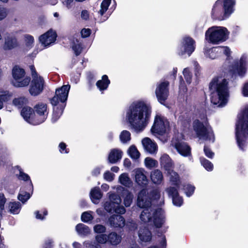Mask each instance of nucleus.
<instances>
[{
	"label": "nucleus",
	"instance_id": "69168bd1",
	"mask_svg": "<svg viewBox=\"0 0 248 248\" xmlns=\"http://www.w3.org/2000/svg\"><path fill=\"white\" fill-rule=\"evenodd\" d=\"M26 45L28 47L32 46L33 43H34V38L32 36L27 34L25 36Z\"/></svg>",
	"mask_w": 248,
	"mask_h": 248
},
{
	"label": "nucleus",
	"instance_id": "774afa93",
	"mask_svg": "<svg viewBox=\"0 0 248 248\" xmlns=\"http://www.w3.org/2000/svg\"><path fill=\"white\" fill-rule=\"evenodd\" d=\"M81 35L83 38L88 37L90 36L92 33V30L89 28H83L81 31Z\"/></svg>",
	"mask_w": 248,
	"mask_h": 248
},
{
	"label": "nucleus",
	"instance_id": "6e6552de",
	"mask_svg": "<svg viewBox=\"0 0 248 248\" xmlns=\"http://www.w3.org/2000/svg\"><path fill=\"white\" fill-rule=\"evenodd\" d=\"M195 40L192 37L189 36L184 37L178 54L179 56H183L187 53L189 56H190L195 49Z\"/></svg>",
	"mask_w": 248,
	"mask_h": 248
},
{
	"label": "nucleus",
	"instance_id": "09e8293b",
	"mask_svg": "<svg viewBox=\"0 0 248 248\" xmlns=\"http://www.w3.org/2000/svg\"><path fill=\"white\" fill-rule=\"evenodd\" d=\"M224 48V54L226 55L227 57H229L231 55V50L228 46H218L216 47H214L211 48V52H218L219 49Z\"/></svg>",
	"mask_w": 248,
	"mask_h": 248
},
{
	"label": "nucleus",
	"instance_id": "7ed1b4c3",
	"mask_svg": "<svg viewBox=\"0 0 248 248\" xmlns=\"http://www.w3.org/2000/svg\"><path fill=\"white\" fill-rule=\"evenodd\" d=\"M229 82L225 78L221 77H214L210 82L209 88L210 91L216 92L218 96L219 106H225L228 102L229 95Z\"/></svg>",
	"mask_w": 248,
	"mask_h": 248
},
{
	"label": "nucleus",
	"instance_id": "393cba45",
	"mask_svg": "<svg viewBox=\"0 0 248 248\" xmlns=\"http://www.w3.org/2000/svg\"><path fill=\"white\" fill-rule=\"evenodd\" d=\"M123 152L117 149L111 150L108 156V161L110 164H115L119 161L122 157Z\"/></svg>",
	"mask_w": 248,
	"mask_h": 248
},
{
	"label": "nucleus",
	"instance_id": "20e7f679",
	"mask_svg": "<svg viewBox=\"0 0 248 248\" xmlns=\"http://www.w3.org/2000/svg\"><path fill=\"white\" fill-rule=\"evenodd\" d=\"M236 140L239 148L245 150V139L248 137V107L242 112L236 125Z\"/></svg>",
	"mask_w": 248,
	"mask_h": 248
},
{
	"label": "nucleus",
	"instance_id": "a19ab883",
	"mask_svg": "<svg viewBox=\"0 0 248 248\" xmlns=\"http://www.w3.org/2000/svg\"><path fill=\"white\" fill-rule=\"evenodd\" d=\"M131 139V133L127 130H123L120 135V140L123 143L129 142Z\"/></svg>",
	"mask_w": 248,
	"mask_h": 248
},
{
	"label": "nucleus",
	"instance_id": "49530a36",
	"mask_svg": "<svg viewBox=\"0 0 248 248\" xmlns=\"http://www.w3.org/2000/svg\"><path fill=\"white\" fill-rule=\"evenodd\" d=\"M117 203L111 202H106L104 203V209L108 213H113Z\"/></svg>",
	"mask_w": 248,
	"mask_h": 248
},
{
	"label": "nucleus",
	"instance_id": "4c0bfd02",
	"mask_svg": "<svg viewBox=\"0 0 248 248\" xmlns=\"http://www.w3.org/2000/svg\"><path fill=\"white\" fill-rule=\"evenodd\" d=\"M77 232L81 235H87L91 232L89 227L82 223H78L76 226Z\"/></svg>",
	"mask_w": 248,
	"mask_h": 248
},
{
	"label": "nucleus",
	"instance_id": "1a4fd4ad",
	"mask_svg": "<svg viewBox=\"0 0 248 248\" xmlns=\"http://www.w3.org/2000/svg\"><path fill=\"white\" fill-rule=\"evenodd\" d=\"M169 82L166 80L160 83L155 89V93L157 100L162 105H165L169 95Z\"/></svg>",
	"mask_w": 248,
	"mask_h": 248
},
{
	"label": "nucleus",
	"instance_id": "9b49d317",
	"mask_svg": "<svg viewBox=\"0 0 248 248\" xmlns=\"http://www.w3.org/2000/svg\"><path fill=\"white\" fill-rule=\"evenodd\" d=\"M151 132L154 135H164L166 132V127L162 118L158 115L155 117Z\"/></svg>",
	"mask_w": 248,
	"mask_h": 248
},
{
	"label": "nucleus",
	"instance_id": "f03ea898",
	"mask_svg": "<svg viewBox=\"0 0 248 248\" xmlns=\"http://www.w3.org/2000/svg\"><path fill=\"white\" fill-rule=\"evenodd\" d=\"M70 89L69 84L64 85L57 89L55 95L50 100L53 106L52 119L54 122L57 121L62 114L65 105H58V103L59 101L64 103L67 101Z\"/></svg>",
	"mask_w": 248,
	"mask_h": 248
},
{
	"label": "nucleus",
	"instance_id": "864d4df0",
	"mask_svg": "<svg viewBox=\"0 0 248 248\" xmlns=\"http://www.w3.org/2000/svg\"><path fill=\"white\" fill-rule=\"evenodd\" d=\"M108 235L106 234H101L96 236V241L100 244H105L108 242Z\"/></svg>",
	"mask_w": 248,
	"mask_h": 248
},
{
	"label": "nucleus",
	"instance_id": "a878e982",
	"mask_svg": "<svg viewBox=\"0 0 248 248\" xmlns=\"http://www.w3.org/2000/svg\"><path fill=\"white\" fill-rule=\"evenodd\" d=\"M110 83V81L108 79V76L107 75H104L102 76L101 79L96 82V86L99 91L102 92L108 89Z\"/></svg>",
	"mask_w": 248,
	"mask_h": 248
},
{
	"label": "nucleus",
	"instance_id": "5701e85b",
	"mask_svg": "<svg viewBox=\"0 0 248 248\" xmlns=\"http://www.w3.org/2000/svg\"><path fill=\"white\" fill-rule=\"evenodd\" d=\"M135 181L137 184L142 187H145L148 184V180L143 171L138 169L136 171Z\"/></svg>",
	"mask_w": 248,
	"mask_h": 248
},
{
	"label": "nucleus",
	"instance_id": "f257e3e1",
	"mask_svg": "<svg viewBox=\"0 0 248 248\" xmlns=\"http://www.w3.org/2000/svg\"><path fill=\"white\" fill-rule=\"evenodd\" d=\"M152 113V107L144 101L133 102L129 106L126 117L130 125L136 131H142L148 124Z\"/></svg>",
	"mask_w": 248,
	"mask_h": 248
},
{
	"label": "nucleus",
	"instance_id": "79ce46f5",
	"mask_svg": "<svg viewBox=\"0 0 248 248\" xmlns=\"http://www.w3.org/2000/svg\"><path fill=\"white\" fill-rule=\"evenodd\" d=\"M111 0H103L101 3V9L98 11V14L102 16L106 12L110 4Z\"/></svg>",
	"mask_w": 248,
	"mask_h": 248
},
{
	"label": "nucleus",
	"instance_id": "b1692460",
	"mask_svg": "<svg viewBox=\"0 0 248 248\" xmlns=\"http://www.w3.org/2000/svg\"><path fill=\"white\" fill-rule=\"evenodd\" d=\"M142 143L145 150L150 154L155 153L157 150V145L153 142L149 138H145L142 140Z\"/></svg>",
	"mask_w": 248,
	"mask_h": 248
},
{
	"label": "nucleus",
	"instance_id": "58836bf2",
	"mask_svg": "<svg viewBox=\"0 0 248 248\" xmlns=\"http://www.w3.org/2000/svg\"><path fill=\"white\" fill-rule=\"evenodd\" d=\"M9 211L13 214H18L21 209V205L19 202H10L9 203Z\"/></svg>",
	"mask_w": 248,
	"mask_h": 248
},
{
	"label": "nucleus",
	"instance_id": "4be33fe9",
	"mask_svg": "<svg viewBox=\"0 0 248 248\" xmlns=\"http://www.w3.org/2000/svg\"><path fill=\"white\" fill-rule=\"evenodd\" d=\"M175 148L182 156L186 157L191 155V148L186 142L176 143Z\"/></svg>",
	"mask_w": 248,
	"mask_h": 248
},
{
	"label": "nucleus",
	"instance_id": "5fc2aeb1",
	"mask_svg": "<svg viewBox=\"0 0 248 248\" xmlns=\"http://www.w3.org/2000/svg\"><path fill=\"white\" fill-rule=\"evenodd\" d=\"M183 73L187 83H190L192 79V75L188 68H185L183 70Z\"/></svg>",
	"mask_w": 248,
	"mask_h": 248
},
{
	"label": "nucleus",
	"instance_id": "2eb2a0df",
	"mask_svg": "<svg viewBox=\"0 0 248 248\" xmlns=\"http://www.w3.org/2000/svg\"><path fill=\"white\" fill-rule=\"evenodd\" d=\"M231 67L230 71L233 75L237 74L239 76L243 77L246 72L245 61L242 58L240 59L239 62H234Z\"/></svg>",
	"mask_w": 248,
	"mask_h": 248
},
{
	"label": "nucleus",
	"instance_id": "de8ad7c7",
	"mask_svg": "<svg viewBox=\"0 0 248 248\" xmlns=\"http://www.w3.org/2000/svg\"><path fill=\"white\" fill-rule=\"evenodd\" d=\"M184 189L186 196L189 197L194 193L195 187L190 184H188L184 186Z\"/></svg>",
	"mask_w": 248,
	"mask_h": 248
},
{
	"label": "nucleus",
	"instance_id": "c03bdc74",
	"mask_svg": "<svg viewBox=\"0 0 248 248\" xmlns=\"http://www.w3.org/2000/svg\"><path fill=\"white\" fill-rule=\"evenodd\" d=\"M201 162L203 167L206 170L208 171H212L213 170V164L211 161L206 159L205 158H200Z\"/></svg>",
	"mask_w": 248,
	"mask_h": 248
},
{
	"label": "nucleus",
	"instance_id": "c85d7f7f",
	"mask_svg": "<svg viewBox=\"0 0 248 248\" xmlns=\"http://www.w3.org/2000/svg\"><path fill=\"white\" fill-rule=\"evenodd\" d=\"M108 242L112 246H117L122 241V237L116 232H112L108 235Z\"/></svg>",
	"mask_w": 248,
	"mask_h": 248
},
{
	"label": "nucleus",
	"instance_id": "bb28decb",
	"mask_svg": "<svg viewBox=\"0 0 248 248\" xmlns=\"http://www.w3.org/2000/svg\"><path fill=\"white\" fill-rule=\"evenodd\" d=\"M139 236L142 242H150L152 239V233L147 227L140 229L139 232Z\"/></svg>",
	"mask_w": 248,
	"mask_h": 248
},
{
	"label": "nucleus",
	"instance_id": "ea45409f",
	"mask_svg": "<svg viewBox=\"0 0 248 248\" xmlns=\"http://www.w3.org/2000/svg\"><path fill=\"white\" fill-rule=\"evenodd\" d=\"M128 153L129 156L132 159H137L140 157V153L138 150L137 147L134 145L130 146L128 150Z\"/></svg>",
	"mask_w": 248,
	"mask_h": 248
},
{
	"label": "nucleus",
	"instance_id": "0e129e2a",
	"mask_svg": "<svg viewBox=\"0 0 248 248\" xmlns=\"http://www.w3.org/2000/svg\"><path fill=\"white\" fill-rule=\"evenodd\" d=\"M120 183L123 185H125L129 181V178L126 173L121 174L119 178Z\"/></svg>",
	"mask_w": 248,
	"mask_h": 248
},
{
	"label": "nucleus",
	"instance_id": "e433bc0d",
	"mask_svg": "<svg viewBox=\"0 0 248 248\" xmlns=\"http://www.w3.org/2000/svg\"><path fill=\"white\" fill-rule=\"evenodd\" d=\"M29 101L28 99L25 97H20L16 98L13 100V104L18 108H22L24 107H27Z\"/></svg>",
	"mask_w": 248,
	"mask_h": 248
},
{
	"label": "nucleus",
	"instance_id": "4d7b16f0",
	"mask_svg": "<svg viewBox=\"0 0 248 248\" xmlns=\"http://www.w3.org/2000/svg\"><path fill=\"white\" fill-rule=\"evenodd\" d=\"M72 48L74 51L75 55L77 56L80 55L82 51V45L81 43L74 44Z\"/></svg>",
	"mask_w": 248,
	"mask_h": 248
},
{
	"label": "nucleus",
	"instance_id": "052dcab7",
	"mask_svg": "<svg viewBox=\"0 0 248 248\" xmlns=\"http://www.w3.org/2000/svg\"><path fill=\"white\" fill-rule=\"evenodd\" d=\"M203 151L205 155L209 158H213L215 154L212 151V150L210 149V148L208 147L207 146L205 145L203 148Z\"/></svg>",
	"mask_w": 248,
	"mask_h": 248
},
{
	"label": "nucleus",
	"instance_id": "c756f323",
	"mask_svg": "<svg viewBox=\"0 0 248 248\" xmlns=\"http://www.w3.org/2000/svg\"><path fill=\"white\" fill-rule=\"evenodd\" d=\"M32 193L27 189L25 186L22 187L18 195V199L23 203L26 202L31 197Z\"/></svg>",
	"mask_w": 248,
	"mask_h": 248
},
{
	"label": "nucleus",
	"instance_id": "dca6fc26",
	"mask_svg": "<svg viewBox=\"0 0 248 248\" xmlns=\"http://www.w3.org/2000/svg\"><path fill=\"white\" fill-rule=\"evenodd\" d=\"M153 223L157 228H160L165 222L164 212L162 208H158L155 210L153 214Z\"/></svg>",
	"mask_w": 248,
	"mask_h": 248
},
{
	"label": "nucleus",
	"instance_id": "a18cd8bd",
	"mask_svg": "<svg viewBox=\"0 0 248 248\" xmlns=\"http://www.w3.org/2000/svg\"><path fill=\"white\" fill-rule=\"evenodd\" d=\"M125 226L129 232H135L138 229V224L132 220L127 221Z\"/></svg>",
	"mask_w": 248,
	"mask_h": 248
},
{
	"label": "nucleus",
	"instance_id": "39448f33",
	"mask_svg": "<svg viewBox=\"0 0 248 248\" xmlns=\"http://www.w3.org/2000/svg\"><path fill=\"white\" fill-rule=\"evenodd\" d=\"M229 32L225 27H213L205 32V38L213 44H218L226 41L229 38Z\"/></svg>",
	"mask_w": 248,
	"mask_h": 248
},
{
	"label": "nucleus",
	"instance_id": "8fccbe9b",
	"mask_svg": "<svg viewBox=\"0 0 248 248\" xmlns=\"http://www.w3.org/2000/svg\"><path fill=\"white\" fill-rule=\"evenodd\" d=\"M93 219V216L88 212H84L81 214V219L84 222H88Z\"/></svg>",
	"mask_w": 248,
	"mask_h": 248
},
{
	"label": "nucleus",
	"instance_id": "412c9836",
	"mask_svg": "<svg viewBox=\"0 0 248 248\" xmlns=\"http://www.w3.org/2000/svg\"><path fill=\"white\" fill-rule=\"evenodd\" d=\"M235 2V0H221L225 17L228 18L234 12Z\"/></svg>",
	"mask_w": 248,
	"mask_h": 248
},
{
	"label": "nucleus",
	"instance_id": "4468645a",
	"mask_svg": "<svg viewBox=\"0 0 248 248\" xmlns=\"http://www.w3.org/2000/svg\"><path fill=\"white\" fill-rule=\"evenodd\" d=\"M193 128L198 137L208 138L209 132L207 127L199 119H195L193 121Z\"/></svg>",
	"mask_w": 248,
	"mask_h": 248
},
{
	"label": "nucleus",
	"instance_id": "3c124183",
	"mask_svg": "<svg viewBox=\"0 0 248 248\" xmlns=\"http://www.w3.org/2000/svg\"><path fill=\"white\" fill-rule=\"evenodd\" d=\"M109 198L110 202L117 203V204H121V203L122 201L119 195L116 193H113L110 194L109 196Z\"/></svg>",
	"mask_w": 248,
	"mask_h": 248
},
{
	"label": "nucleus",
	"instance_id": "f8f14e48",
	"mask_svg": "<svg viewBox=\"0 0 248 248\" xmlns=\"http://www.w3.org/2000/svg\"><path fill=\"white\" fill-rule=\"evenodd\" d=\"M35 117L36 125L40 124L43 123L46 118L45 113L46 112L47 105L45 104L40 103L35 105Z\"/></svg>",
	"mask_w": 248,
	"mask_h": 248
},
{
	"label": "nucleus",
	"instance_id": "e2e57ef3",
	"mask_svg": "<svg viewBox=\"0 0 248 248\" xmlns=\"http://www.w3.org/2000/svg\"><path fill=\"white\" fill-rule=\"evenodd\" d=\"M6 199L3 193H0V215H1L3 210L4 209V205Z\"/></svg>",
	"mask_w": 248,
	"mask_h": 248
},
{
	"label": "nucleus",
	"instance_id": "bf43d9fd",
	"mask_svg": "<svg viewBox=\"0 0 248 248\" xmlns=\"http://www.w3.org/2000/svg\"><path fill=\"white\" fill-rule=\"evenodd\" d=\"M59 151L61 154H68L70 150L67 148V145L63 142H61L59 145Z\"/></svg>",
	"mask_w": 248,
	"mask_h": 248
},
{
	"label": "nucleus",
	"instance_id": "37998d69",
	"mask_svg": "<svg viewBox=\"0 0 248 248\" xmlns=\"http://www.w3.org/2000/svg\"><path fill=\"white\" fill-rule=\"evenodd\" d=\"M87 85L89 90L92 89L95 81V78L93 73L89 72L87 74Z\"/></svg>",
	"mask_w": 248,
	"mask_h": 248
},
{
	"label": "nucleus",
	"instance_id": "72a5a7b5",
	"mask_svg": "<svg viewBox=\"0 0 248 248\" xmlns=\"http://www.w3.org/2000/svg\"><path fill=\"white\" fill-rule=\"evenodd\" d=\"M151 179L152 182L155 184H160L163 178L162 172L159 170H155L151 173Z\"/></svg>",
	"mask_w": 248,
	"mask_h": 248
},
{
	"label": "nucleus",
	"instance_id": "aec40b11",
	"mask_svg": "<svg viewBox=\"0 0 248 248\" xmlns=\"http://www.w3.org/2000/svg\"><path fill=\"white\" fill-rule=\"evenodd\" d=\"M108 222L111 227L123 228L125 224L124 218L121 215H113L108 218Z\"/></svg>",
	"mask_w": 248,
	"mask_h": 248
},
{
	"label": "nucleus",
	"instance_id": "2f4dec72",
	"mask_svg": "<svg viewBox=\"0 0 248 248\" xmlns=\"http://www.w3.org/2000/svg\"><path fill=\"white\" fill-rule=\"evenodd\" d=\"M160 163L161 166H162L166 170H170L172 166L171 159L167 154H164L161 156L160 159Z\"/></svg>",
	"mask_w": 248,
	"mask_h": 248
},
{
	"label": "nucleus",
	"instance_id": "0eeeda50",
	"mask_svg": "<svg viewBox=\"0 0 248 248\" xmlns=\"http://www.w3.org/2000/svg\"><path fill=\"white\" fill-rule=\"evenodd\" d=\"M12 76L14 78L13 85L16 87H24L28 86L31 82L29 76L25 77V70L19 65H15L12 69Z\"/></svg>",
	"mask_w": 248,
	"mask_h": 248
},
{
	"label": "nucleus",
	"instance_id": "6ab92c4d",
	"mask_svg": "<svg viewBox=\"0 0 248 248\" xmlns=\"http://www.w3.org/2000/svg\"><path fill=\"white\" fill-rule=\"evenodd\" d=\"M167 192L169 195L171 197L174 205L180 207L183 204V199L179 196L177 188L170 186L167 188Z\"/></svg>",
	"mask_w": 248,
	"mask_h": 248
},
{
	"label": "nucleus",
	"instance_id": "f3484780",
	"mask_svg": "<svg viewBox=\"0 0 248 248\" xmlns=\"http://www.w3.org/2000/svg\"><path fill=\"white\" fill-rule=\"evenodd\" d=\"M57 37L56 32L53 31L52 29L49 30L46 33L39 37V41L45 46H48L51 43H54Z\"/></svg>",
	"mask_w": 248,
	"mask_h": 248
},
{
	"label": "nucleus",
	"instance_id": "603ef678",
	"mask_svg": "<svg viewBox=\"0 0 248 248\" xmlns=\"http://www.w3.org/2000/svg\"><path fill=\"white\" fill-rule=\"evenodd\" d=\"M145 166L147 168H152L155 167L157 161L150 157H146L144 160Z\"/></svg>",
	"mask_w": 248,
	"mask_h": 248
},
{
	"label": "nucleus",
	"instance_id": "ddd939ff",
	"mask_svg": "<svg viewBox=\"0 0 248 248\" xmlns=\"http://www.w3.org/2000/svg\"><path fill=\"white\" fill-rule=\"evenodd\" d=\"M211 17L214 20H223L227 17L224 16V9L221 0H217L214 4L212 11Z\"/></svg>",
	"mask_w": 248,
	"mask_h": 248
},
{
	"label": "nucleus",
	"instance_id": "6e6d98bb",
	"mask_svg": "<svg viewBox=\"0 0 248 248\" xmlns=\"http://www.w3.org/2000/svg\"><path fill=\"white\" fill-rule=\"evenodd\" d=\"M125 212V209L123 206L121 205V204H116L114 210V213H115L118 215H121L124 214Z\"/></svg>",
	"mask_w": 248,
	"mask_h": 248
},
{
	"label": "nucleus",
	"instance_id": "a211bd4d",
	"mask_svg": "<svg viewBox=\"0 0 248 248\" xmlns=\"http://www.w3.org/2000/svg\"><path fill=\"white\" fill-rule=\"evenodd\" d=\"M21 115L28 123L33 125H36L35 122V112L34 109L30 107H24L21 109Z\"/></svg>",
	"mask_w": 248,
	"mask_h": 248
},
{
	"label": "nucleus",
	"instance_id": "473e14b6",
	"mask_svg": "<svg viewBox=\"0 0 248 248\" xmlns=\"http://www.w3.org/2000/svg\"><path fill=\"white\" fill-rule=\"evenodd\" d=\"M143 208V210L140 215V219L142 222L144 223H148L151 221L152 217L151 213L149 211L150 207H140Z\"/></svg>",
	"mask_w": 248,
	"mask_h": 248
},
{
	"label": "nucleus",
	"instance_id": "423d86ee",
	"mask_svg": "<svg viewBox=\"0 0 248 248\" xmlns=\"http://www.w3.org/2000/svg\"><path fill=\"white\" fill-rule=\"evenodd\" d=\"M160 197L157 189H153L148 193L146 189L143 188L138 193L137 205L139 207H151L152 202L159 200Z\"/></svg>",
	"mask_w": 248,
	"mask_h": 248
},
{
	"label": "nucleus",
	"instance_id": "7c9ffc66",
	"mask_svg": "<svg viewBox=\"0 0 248 248\" xmlns=\"http://www.w3.org/2000/svg\"><path fill=\"white\" fill-rule=\"evenodd\" d=\"M18 45L17 40L15 37H8L5 39L4 44L5 50H11Z\"/></svg>",
	"mask_w": 248,
	"mask_h": 248
},
{
	"label": "nucleus",
	"instance_id": "9d476101",
	"mask_svg": "<svg viewBox=\"0 0 248 248\" xmlns=\"http://www.w3.org/2000/svg\"><path fill=\"white\" fill-rule=\"evenodd\" d=\"M29 90L30 94L33 96L39 95L44 89L45 81L42 77L39 76V78H33L31 81Z\"/></svg>",
	"mask_w": 248,
	"mask_h": 248
},
{
	"label": "nucleus",
	"instance_id": "cd10ccee",
	"mask_svg": "<svg viewBox=\"0 0 248 248\" xmlns=\"http://www.w3.org/2000/svg\"><path fill=\"white\" fill-rule=\"evenodd\" d=\"M18 179L20 180H23L24 181H30V183L29 184H27L24 186H25V188L27 187V189L29 190V191H31V193H32L33 192V185L31 182V180L30 177L29 175L24 172L22 169L19 170V174L17 175Z\"/></svg>",
	"mask_w": 248,
	"mask_h": 248
},
{
	"label": "nucleus",
	"instance_id": "f704fd0d",
	"mask_svg": "<svg viewBox=\"0 0 248 248\" xmlns=\"http://www.w3.org/2000/svg\"><path fill=\"white\" fill-rule=\"evenodd\" d=\"M122 195L124 198V202L126 207H129L132 202L133 199V194L127 189H124L122 191Z\"/></svg>",
	"mask_w": 248,
	"mask_h": 248
},
{
	"label": "nucleus",
	"instance_id": "338daca9",
	"mask_svg": "<svg viewBox=\"0 0 248 248\" xmlns=\"http://www.w3.org/2000/svg\"><path fill=\"white\" fill-rule=\"evenodd\" d=\"M114 174L109 171H106L104 174V179L108 182H111L114 180Z\"/></svg>",
	"mask_w": 248,
	"mask_h": 248
},
{
	"label": "nucleus",
	"instance_id": "13d9d810",
	"mask_svg": "<svg viewBox=\"0 0 248 248\" xmlns=\"http://www.w3.org/2000/svg\"><path fill=\"white\" fill-rule=\"evenodd\" d=\"M174 176L171 175L170 177V181L172 184L177 187L180 186V180L178 174L176 172H174Z\"/></svg>",
	"mask_w": 248,
	"mask_h": 248
},
{
	"label": "nucleus",
	"instance_id": "680f3d73",
	"mask_svg": "<svg viewBox=\"0 0 248 248\" xmlns=\"http://www.w3.org/2000/svg\"><path fill=\"white\" fill-rule=\"evenodd\" d=\"M106 228L105 226L101 224H97L94 226V231L97 233H104L106 232Z\"/></svg>",
	"mask_w": 248,
	"mask_h": 248
},
{
	"label": "nucleus",
	"instance_id": "c9c22d12",
	"mask_svg": "<svg viewBox=\"0 0 248 248\" xmlns=\"http://www.w3.org/2000/svg\"><path fill=\"white\" fill-rule=\"evenodd\" d=\"M90 198L93 202H95L94 200H99L102 197L103 194L98 187H94L92 188L90 191Z\"/></svg>",
	"mask_w": 248,
	"mask_h": 248
}]
</instances>
